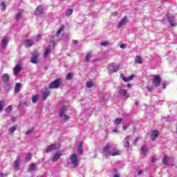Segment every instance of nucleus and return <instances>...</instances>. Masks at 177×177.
I'll return each instance as SVG.
<instances>
[{
	"label": "nucleus",
	"instance_id": "obj_28",
	"mask_svg": "<svg viewBox=\"0 0 177 177\" xmlns=\"http://www.w3.org/2000/svg\"><path fill=\"white\" fill-rule=\"evenodd\" d=\"M38 99H39V96H38L37 95H33L32 97V103H37V102H38Z\"/></svg>",
	"mask_w": 177,
	"mask_h": 177
},
{
	"label": "nucleus",
	"instance_id": "obj_9",
	"mask_svg": "<svg viewBox=\"0 0 177 177\" xmlns=\"http://www.w3.org/2000/svg\"><path fill=\"white\" fill-rule=\"evenodd\" d=\"M21 70V66L20 64H17L16 66L13 69V75L15 77H17L19 75V73H20V71Z\"/></svg>",
	"mask_w": 177,
	"mask_h": 177
},
{
	"label": "nucleus",
	"instance_id": "obj_15",
	"mask_svg": "<svg viewBox=\"0 0 177 177\" xmlns=\"http://www.w3.org/2000/svg\"><path fill=\"white\" fill-rule=\"evenodd\" d=\"M24 45H25L26 48H30V47L32 46V45H34V41H32V40H31L30 39H28L25 40Z\"/></svg>",
	"mask_w": 177,
	"mask_h": 177
},
{
	"label": "nucleus",
	"instance_id": "obj_24",
	"mask_svg": "<svg viewBox=\"0 0 177 177\" xmlns=\"http://www.w3.org/2000/svg\"><path fill=\"white\" fill-rule=\"evenodd\" d=\"M135 62L138 64H142L143 62H142V57L141 56H137L135 59Z\"/></svg>",
	"mask_w": 177,
	"mask_h": 177
},
{
	"label": "nucleus",
	"instance_id": "obj_43",
	"mask_svg": "<svg viewBox=\"0 0 177 177\" xmlns=\"http://www.w3.org/2000/svg\"><path fill=\"white\" fill-rule=\"evenodd\" d=\"M93 86V83L92 82H88L86 83L87 88H92Z\"/></svg>",
	"mask_w": 177,
	"mask_h": 177
},
{
	"label": "nucleus",
	"instance_id": "obj_54",
	"mask_svg": "<svg viewBox=\"0 0 177 177\" xmlns=\"http://www.w3.org/2000/svg\"><path fill=\"white\" fill-rule=\"evenodd\" d=\"M131 86H132V85L131 84H127V88H131Z\"/></svg>",
	"mask_w": 177,
	"mask_h": 177
},
{
	"label": "nucleus",
	"instance_id": "obj_29",
	"mask_svg": "<svg viewBox=\"0 0 177 177\" xmlns=\"http://www.w3.org/2000/svg\"><path fill=\"white\" fill-rule=\"evenodd\" d=\"M162 162L165 165H168V156H164L163 159L162 160Z\"/></svg>",
	"mask_w": 177,
	"mask_h": 177
},
{
	"label": "nucleus",
	"instance_id": "obj_50",
	"mask_svg": "<svg viewBox=\"0 0 177 177\" xmlns=\"http://www.w3.org/2000/svg\"><path fill=\"white\" fill-rule=\"evenodd\" d=\"M147 90L149 91V92H151L153 91V88L152 87H147Z\"/></svg>",
	"mask_w": 177,
	"mask_h": 177
},
{
	"label": "nucleus",
	"instance_id": "obj_57",
	"mask_svg": "<svg viewBox=\"0 0 177 177\" xmlns=\"http://www.w3.org/2000/svg\"><path fill=\"white\" fill-rule=\"evenodd\" d=\"M113 132H118V129H113Z\"/></svg>",
	"mask_w": 177,
	"mask_h": 177
},
{
	"label": "nucleus",
	"instance_id": "obj_18",
	"mask_svg": "<svg viewBox=\"0 0 177 177\" xmlns=\"http://www.w3.org/2000/svg\"><path fill=\"white\" fill-rule=\"evenodd\" d=\"M19 167H20V156H18L14 162V168H15V169H19Z\"/></svg>",
	"mask_w": 177,
	"mask_h": 177
},
{
	"label": "nucleus",
	"instance_id": "obj_56",
	"mask_svg": "<svg viewBox=\"0 0 177 177\" xmlns=\"http://www.w3.org/2000/svg\"><path fill=\"white\" fill-rule=\"evenodd\" d=\"M122 128H123L124 131H125L127 129V127L126 126H123Z\"/></svg>",
	"mask_w": 177,
	"mask_h": 177
},
{
	"label": "nucleus",
	"instance_id": "obj_58",
	"mask_svg": "<svg viewBox=\"0 0 177 177\" xmlns=\"http://www.w3.org/2000/svg\"><path fill=\"white\" fill-rule=\"evenodd\" d=\"M136 106H138L139 104V102H136Z\"/></svg>",
	"mask_w": 177,
	"mask_h": 177
},
{
	"label": "nucleus",
	"instance_id": "obj_27",
	"mask_svg": "<svg viewBox=\"0 0 177 177\" xmlns=\"http://www.w3.org/2000/svg\"><path fill=\"white\" fill-rule=\"evenodd\" d=\"M49 95H50V91L49 90H46V91H44L43 93L44 99H46V97H48V96H49Z\"/></svg>",
	"mask_w": 177,
	"mask_h": 177
},
{
	"label": "nucleus",
	"instance_id": "obj_1",
	"mask_svg": "<svg viewBox=\"0 0 177 177\" xmlns=\"http://www.w3.org/2000/svg\"><path fill=\"white\" fill-rule=\"evenodd\" d=\"M102 154L106 158H109L111 156L112 157L121 156V151L118 149L116 145L109 143L102 149Z\"/></svg>",
	"mask_w": 177,
	"mask_h": 177
},
{
	"label": "nucleus",
	"instance_id": "obj_22",
	"mask_svg": "<svg viewBox=\"0 0 177 177\" xmlns=\"http://www.w3.org/2000/svg\"><path fill=\"white\" fill-rule=\"evenodd\" d=\"M127 94H128V92L127 91V90L124 88H121L119 91V95H120V96H124V97H125V96H127Z\"/></svg>",
	"mask_w": 177,
	"mask_h": 177
},
{
	"label": "nucleus",
	"instance_id": "obj_14",
	"mask_svg": "<svg viewBox=\"0 0 177 177\" xmlns=\"http://www.w3.org/2000/svg\"><path fill=\"white\" fill-rule=\"evenodd\" d=\"M167 19H168L169 23H170L171 27H175V26L176 25V21H175V18H174L173 16H171V17H168Z\"/></svg>",
	"mask_w": 177,
	"mask_h": 177
},
{
	"label": "nucleus",
	"instance_id": "obj_6",
	"mask_svg": "<svg viewBox=\"0 0 177 177\" xmlns=\"http://www.w3.org/2000/svg\"><path fill=\"white\" fill-rule=\"evenodd\" d=\"M153 82L155 84L156 88H157V86H160L161 84V77L159 75H155L153 77Z\"/></svg>",
	"mask_w": 177,
	"mask_h": 177
},
{
	"label": "nucleus",
	"instance_id": "obj_19",
	"mask_svg": "<svg viewBox=\"0 0 177 177\" xmlns=\"http://www.w3.org/2000/svg\"><path fill=\"white\" fill-rule=\"evenodd\" d=\"M31 63L33 64H37L38 63V55L34 54L30 60Z\"/></svg>",
	"mask_w": 177,
	"mask_h": 177
},
{
	"label": "nucleus",
	"instance_id": "obj_32",
	"mask_svg": "<svg viewBox=\"0 0 177 177\" xmlns=\"http://www.w3.org/2000/svg\"><path fill=\"white\" fill-rule=\"evenodd\" d=\"M16 129H17V126L10 127V129H9L10 133H13V132H15V131H16Z\"/></svg>",
	"mask_w": 177,
	"mask_h": 177
},
{
	"label": "nucleus",
	"instance_id": "obj_7",
	"mask_svg": "<svg viewBox=\"0 0 177 177\" xmlns=\"http://www.w3.org/2000/svg\"><path fill=\"white\" fill-rule=\"evenodd\" d=\"M131 140H132V136L127 137L123 141L124 147H125L126 149H129V142H131Z\"/></svg>",
	"mask_w": 177,
	"mask_h": 177
},
{
	"label": "nucleus",
	"instance_id": "obj_46",
	"mask_svg": "<svg viewBox=\"0 0 177 177\" xmlns=\"http://www.w3.org/2000/svg\"><path fill=\"white\" fill-rule=\"evenodd\" d=\"M11 121H13V122L17 121V118L12 117V118H11Z\"/></svg>",
	"mask_w": 177,
	"mask_h": 177
},
{
	"label": "nucleus",
	"instance_id": "obj_16",
	"mask_svg": "<svg viewBox=\"0 0 177 177\" xmlns=\"http://www.w3.org/2000/svg\"><path fill=\"white\" fill-rule=\"evenodd\" d=\"M8 37H4L1 41V48L3 49H5L6 48V46L8 45Z\"/></svg>",
	"mask_w": 177,
	"mask_h": 177
},
{
	"label": "nucleus",
	"instance_id": "obj_31",
	"mask_svg": "<svg viewBox=\"0 0 177 177\" xmlns=\"http://www.w3.org/2000/svg\"><path fill=\"white\" fill-rule=\"evenodd\" d=\"M64 30V26H62L57 32L56 35L59 36L63 32V30Z\"/></svg>",
	"mask_w": 177,
	"mask_h": 177
},
{
	"label": "nucleus",
	"instance_id": "obj_23",
	"mask_svg": "<svg viewBox=\"0 0 177 177\" xmlns=\"http://www.w3.org/2000/svg\"><path fill=\"white\" fill-rule=\"evenodd\" d=\"M50 47H47L46 48V50L44 52V58L46 59V57H48V56L49 55V53H50Z\"/></svg>",
	"mask_w": 177,
	"mask_h": 177
},
{
	"label": "nucleus",
	"instance_id": "obj_51",
	"mask_svg": "<svg viewBox=\"0 0 177 177\" xmlns=\"http://www.w3.org/2000/svg\"><path fill=\"white\" fill-rule=\"evenodd\" d=\"M138 174V175H142V174H143V170H140Z\"/></svg>",
	"mask_w": 177,
	"mask_h": 177
},
{
	"label": "nucleus",
	"instance_id": "obj_20",
	"mask_svg": "<svg viewBox=\"0 0 177 177\" xmlns=\"http://www.w3.org/2000/svg\"><path fill=\"white\" fill-rule=\"evenodd\" d=\"M60 152H57L52 158V161H53V162L57 161V160H59L60 158Z\"/></svg>",
	"mask_w": 177,
	"mask_h": 177
},
{
	"label": "nucleus",
	"instance_id": "obj_60",
	"mask_svg": "<svg viewBox=\"0 0 177 177\" xmlns=\"http://www.w3.org/2000/svg\"><path fill=\"white\" fill-rule=\"evenodd\" d=\"M176 133H177V127H176Z\"/></svg>",
	"mask_w": 177,
	"mask_h": 177
},
{
	"label": "nucleus",
	"instance_id": "obj_41",
	"mask_svg": "<svg viewBox=\"0 0 177 177\" xmlns=\"http://www.w3.org/2000/svg\"><path fill=\"white\" fill-rule=\"evenodd\" d=\"M91 57H92V55H91V53H88L86 55V62H89V60H91Z\"/></svg>",
	"mask_w": 177,
	"mask_h": 177
},
{
	"label": "nucleus",
	"instance_id": "obj_55",
	"mask_svg": "<svg viewBox=\"0 0 177 177\" xmlns=\"http://www.w3.org/2000/svg\"><path fill=\"white\" fill-rule=\"evenodd\" d=\"M3 176H5V174H4L1 173V174H0V177H3Z\"/></svg>",
	"mask_w": 177,
	"mask_h": 177
},
{
	"label": "nucleus",
	"instance_id": "obj_53",
	"mask_svg": "<svg viewBox=\"0 0 177 177\" xmlns=\"http://www.w3.org/2000/svg\"><path fill=\"white\" fill-rule=\"evenodd\" d=\"M73 44H74L75 45L77 44H78V41L74 40V41H73Z\"/></svg>",
	"mask_w": 177,
	"mask_h": 177
},
{
	"label": "nucleus",
	"instance_id": "obj_26",
	"mask_svg": "<svg viewBox=\"0 0 177 177\" xmlns=\"http://www.w3.org/2000/svg\"><path fill=\"white\" fill-rule=\"evenodd\" d=\"M55 40H51L50 41V43L48 44V48H50V49H55Z\"/></svg>",
	"mask_w": 177,
	"mask_h": 177
},
{
	"label": "nucleus",
	"instance_id": "obj_2",
	"mask_svg": "<svg viewBox=\"0 0 177 177\" xmlns=\"http://www.w3.org/2000/svg\"><path fill=\"white\" fill-rule=\"evenodd\" d=\"M70 164L73 167V168H77L80 165V159H78V156L77 153H73L69 157Z\"/></svg>",
	"mask_w": 177,
	"mask_h": 177
},
{
	"label": "nucleus",
	"instance_id": "obj_49",
	"mask_svg": "<svg viewBox=\"0 0 177 177\" xmlns=\"http://www.w3.org/2000/svg\"><path fill=\"white\" fill-rule=\"evenodd\" d=\"M32 132V130H28V131H26V135H30V133H31Z\"/></svg>",
	"mask_w": 177,
	"mask_h": 177
},
{
	"label": "nucleus",
	"instance_id": "obj_5",
	"mask_svg": "<svg viewBox=\"0 0 177 177\" xmlns=\"http://www.w3.org/2000/svg\"><path fill=\"white\" fill-rule=\"evenodd\" d=\"M59 117L60 118H63L64 121H68L70 118L68 117V115H66V109L64 107L61 109L59 111Z\"/></svg>",
	"mask_w": 177,
	"mask_h": 177
},
{
	"label": "nucleus",
	"instance_id": "obj_8",
	"mask_svg": "<svg viewBox=\"0 0 177 177\" xmlns=\"http://www.w3.org/2000/svg\"><path fill=\"white\" fill-rule=\"evenodd\" d=\"M135 75H131L129 77H124V74L121 73L120 74V78H122V80H123L124 81V82H128L129 81H132V80H133Z\"/></svg>",
	"mask_w": 177,
	"mask_h": 177
},
{
	"label": "nucleus",
	"instance_id": "obj_39",
	"mask_svg": "<svg viewBox=\"0 0 177 177\" xmlns=\"http://www.w3.org/2000/svg\"><path fill=\"white\" fill-rule=\"evenodd\" d=\"M11 111H12V105H10L6 109V113H8L9 114V113H10Z\"/></svg>",
	"mask_w": 177,
	"mask_h": 177
},
{
	"label": "nucleus",
	"instance_id": "obj_36",
	"mask_svg": "<svg viewBox=\"0 0 177 177\" xmlns=\"http://www.w3.org/2000/svg\"><path fill=\"white\" fill-rule=\"evenodd\" d=\"M3 107H5V101H0V111L3 110Z\"/></svg>",
	"mask_w": 177,
	"mask_h": 177
},
{
	"label": "nucleus",
	"instance_id": "obj_40",
	"mask_svg": "<svg viewBox=\"0 0 177 177\" xmlns=\"http://www.w3.org/2000/svg\"><path fill=\"white\" fill-rule=\"evenodd\" d=\"M35 169V165L34 163L30 164L29 167V171H34Z\"/></svg>",
	"mask_w": 177,
	"mask_h": 177
},
{
	"label": "nucleus",
	"instance_id": "obj_34",
	"mask_svg": "<svg viewBox=\"0 0 177 177\" xmlns=\"http://www.w3.org/2000/svg\"><path fill=\"white\" fill-rule=\"evenodd\" d=\"M21 16H23V14L21 13V12H18L17 15H16L15 20L17 21H19V19H21Z\"/></svg>",
	"mask_w": 177,
	"mask_h": 177
},
{
	"label": "nucleus",
	"instance_id": "obj_11",
	"mask_svg": "<svg viewBox=\"0 0 177 177\" xmlns=\"http://www.w3.org/2000/svg\"><path fill=\"white\" fill-rule=\"evenodd\" d=\"M9 80H10L9 74L8 73L3 74L1 77V81H3L4 84H8Z\"/></svg>",
	"mask_w": 177,
	"mask_h": 177
},
{
	"label": "nucleus",
	"instance_id": "obj_10",
	"mask_svg": "<svg viewBox=\"0 0 177 177\" xmlns=\"http://www.w3.org/2000/svg\"><path fill=\"white\" fill-rule=\"evenodd\" d=\"M160 132L158 130H153L151 134L150 135V138L152 140H156L157 139V136H158Z\"/></svg>",
	"mask_w": 177,
	"mask_h": 177
},
{
	"label": "nucleus",
	"instance_id": "obj_17",
	"mask_svg": "<svg viewBox=\"0 0 177 177\" xmlns=\"http://www.w3.org/2000/svg\"><path fill=\"white\" fill-rule=\"evenodd\" d=\"M56 149H57L56 145H51L46 148V153H50V151H53V150H56Z\"/></svg>",
	"mask_w": 177,
	"mask_h": 177
},
{
	"label": "nucleus",
	"instance_id": "obj_4",
	"mask_svg": "<svg viewBox=\"0 0 177 177\" xmlns=\"http://www.w3.org/2000/svg\"><path fill=\"white\" fill-rule=\"evenodd\" d=\"M108 70L109 71V74H113V73H117V71L120 70V67L118 65H115L114 63H112L108 66Z\"/></svg>",
	"mask_w": 177,
	"mask_h": 177
},
{
	"label": "nucleus",
	"instance_id": "obj_42",
	"mask_svg": "<svg viewBox=\"0 0 177 177\" xmlns=\"http://www.w3.org/2000/svg\"><path fill=\"white\" fill-rule=\"evenodd\" d=\"M66 80H73V73H69L66 76Z\"/></svg>",
	"mask_w": 177,
	"mask_h": 177
},
{
	"label": "nucleus",
	"instance_id": "obj_59",
	"mask_svg": "<svg viewBox=\"0 0 177 177\" xmlns=\"http://www.w3.org/2000/svg\"><path fill=\"white\" fill-rule=\"evenodd\" d=\"M151 161V162H154V159H152Z\"/></svg>",
	"mask_w": 177,
	"mask_h": 177
},
{
	"label": "nucleus",
	"instance_id": "obj_45",
	"mask_svg": "<svg viewBox=\"0 0 177 177\" xmlns=\"http://www.w3.org/2000/svg\"><path fill=\"white\" fill-rule=\"evenodd\" d=\"M120 48H121V49H125V48H127V44H122L120 45Z\"/></svg>",
	"mask_w": 177,
	"mask_h": 177
},
{
	"label": "nucleus",
	"instance_id": "obj_52",
	"mask_svg": "<svg viewBox=\"0 0 177 177\" xmlns=\"http://www.w3.org/2000/svg\"><path fill=\"white\" fill-rule=\"evenodd\" d=\"M113 177H120V174H116L113 176Z\"/></svg>",
	"mask_w": 177,
	"mask_h": 177
},
{
	"label": "nucleus",
	"instance_id": "obj_12",
	"mask_svg": "<svg viewBox=\"0 0 177 177\" xmlns=\"http://www.w3.org/2000/svg\"><path fill=\"white\" fill-rule=\"evenodd\" d=\"M127 21H128V18L127 17H123L118 24V28H121L122 26H125V24H127Z\"/></svg>",
	"mask_w": 177,
	"mask_h": 177
},
{
	"label": "nucleus",
	"instance_id": "obj_13",
	"mask_svg": "<svg viewBox=\"0 0 177 177\" xmlns=\"http://www.w3.org/2000/svg\"><path fill=\"white\" fill-rule=\"evenodd\" d=\"M42 13H44V8L42 6H39L35 11V15L36 16H39V15H42Z\"/></svg>",
	"mask_w": 177,
	"mask_h": 177
},
{
	"label": "nucleus",
	"instance_id": "obj_48",
	"mask_svg": "<svg viewBox=\"0 0 177 177\" xmlns=\"http://www.w3.org/2000/svg\"><path fill=\"white\" fill-rule=\"evenodd\" d=\"M167 88V83L162 84V89H165Z\"/></svg>",
	"mask_w": 177,
	"mask_h": 177
},
{
	"label": "nucleus",
	"instance_id": "obj_30",
	"mask_svg": "<svg viewBox=\"0 0 177 177\" xmlns=\"http://www.w3.org/2000/svg\"><path fill=\"white\" fill-rule=\"evenodd\" d=\"M77 153L79 154H82V142L80 143V145L77 148Z\"/></svg>",
	"mask_w": 177,
	"mask_h": 177
},
{
	"label": "nucleus",
	"instance_id": "obj_21",
	"mask_svg": "<svg viewBox=\"0 0 177 177\" xmlns=\"http://www.w3.org/2000/svg\"><path fill=\"white\" fill-rule=\"evenodd\" d=\"M20 89H21V84L20 83H16L15 93H19V92H20Z\"/></svg>",
	"mask_w": 177,
	"mask_h": 177
},
{
	"label": "nucleus",
	"instance_id": "obj_35",
	"mask_svg": "<svg viewBox=\"0 0 177 177\" xmlns=\"http://www.w3.org/2000/svg\"><path fill=\"white\" fill-rule=\"evenodd\" d=\"M120 122H122V119H121V118H117L114 121L115 125H120Z\"/></svg>",
	"mask_w": 177,
	"mask_h": 177
},
{
	"label": "nucleus",
	"instance_id": "obj_3",
	"mask_svg": "<svg viewBox=\"0 0 177 177\" xmlns=\"http://www.w3.org/2000/svg\"><path fill=\"white\" fill-rule=\"evenodd\" d=\"M60 78H57L53 82H51L49 85L50 89H57L59 86H60Z\"/></svg>",
	"mask_w": 177,
	"mask_h": 177
},
{
	"label": "nucleus",
	"instance_id": "obj_37",
	"mask_svg": "<svg viewBox=\"0 0 177 177\" xmlns=\"http://www.w3.org/2000/svg\"><path fill=\"white\" fill-rule=\"evenodd\" d=\"M32 157V155L30 153H28L27 155H26V162H28V161H30V160H31V158Z\"/></svg>",
	"mask_w": 177,
	"mask_h": 177
},
{
	"label": "nucleus",
	"instance_id": "obj_33",
	"mask_svg": "<svg viewBox=\"0 0 177 177\" xmlns=\"http://www.w3.org/2000/svg\"><path fill=\"white\" fill-rule=\"evenodd\" d=\"M73 9H68L66 11V16L68 17V16H71V15H73Z\"/></svg>",
	"mask_w": 177,
	"mask_h": 177
},
{
	"label": "nucleus",
	"instance_id": "obj_44",
	"mask_svg": "<svg viewBox=\"0 0 177 177\" xmlns=\"http://www.w3.org/2000/svg\"><path fill=\"white\" fill-rule=\"evenodd\" d=\"M101 45L102 46H107V45H109V43H108V41H104V42L101 43Z\"/></svg>",
	"mask_w": 177,
	"mask_h": 177
},
{
	"label": "nucleus",
	"instance_id": "obj_38",
	"mask_svg": "<svg viewBox=\"0 0 177 177\" xmlns=\"http://www.w3.org/2000/svg\"><path fill=\"white\" fill-rule=\"evenodd\" d=\"M1 6H2L1 10H6V2L5 1L1 2Z\"/></svg>",
	"mask_w": 177,
	"mask_h": 177
},
{
	"label": "nucleus",
	"instance_id": "obj_47",
	"mask_svg": "<svg viewBox=\"0 0 177 177\" xmlns=\"http://www.w3.org/2000/svg\"><path fill=\"white\" fill-rule=\"evenodd\" d=\"M41 39V35H38L36 39V41H39Z\"/></svg>",
	"mask_w": 177,
	"mask_h": 177
},
{
	"label": "nucleus",
	"instance_id": "obj_25",
	"mask_svg": "<svg viewBox=\"0 0 177 177\" xmlns=\"http://www.w3.org/2000/svg\"><path fill=\"white\" fill-rule=\"evenodd\" d=\"M140 150L142 151V153L144 155V156H147V147L146 146H142L141 148H140Z\"/></svg>",
	"mask_w": 177,
	"mask_h": 177
}]
</instances>
